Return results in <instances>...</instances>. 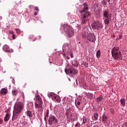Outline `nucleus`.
<instances>
[{
	"label": "nucleus",
	"mask_w": 127,
	"mask_h": 127,
	"mask_svg": "<svg viewBox=\"0 0 127 127\" xmlns=\"http://www.w3.org/2000/svg\"><path fill=\"white\" fill-rule=\"evenodd\" d=\"M83 5L84 7L79 11L80 13V20L82 24H86L88 22V20H89V16H90L91 13L88 11L89 10V6L86 3H84Z\"/></svg>",
	"instance_id": "obj_1"
},
{
	"label": "nucleus",
	"mask_w": 127,
	"mask_h": 127,
	"mask_svg": "<svg viewBox=\"0 0 127 127\" xmlns=\"http://www.w3.org/2000/svg\"><path fill=\"white\" fill-rule=\"evenodd\" d=\"M111 54L115 60H122V52L120 51V48L114 47L111 50Z\"/></svg>",
	"instance_id": "obj_2"
},
{
	"label": "nucleus",
	"mask_w": 127,
	"mask_h": 127,
	"mask_svg": "<svg viewBox=\"0 0 127 127\" xmlns=\"http://www.w3.org/2000/svg\"><path fill=\"white\" fill-rule=\"evenodd\" d=\"M24 108V103L19 102L15 104L14 106L13 113L18 114L19 115L22 111V109Z\"/></svg>",
	"instance_id": "obj_3"
},
{
	"label": "nucleus",
	"mask_w": 127,
	"mask_h": 127,
	"mask_svg": "<svg viewBox=\"0 0 127 127\" xmlns=\"http://www.w3.org/2000/svg\"><path fill=\"white\" fill-rule=\"evenodd\" d=\"M64 30L68 37H71V36H73V35H74V32H73L72 27L67 25V24H64Z\"/></svg>",
	"instance_id": "obj_4"
},
{
	"label": "nucleus",
	"mask_w": 127,
	"mask_h": 127,
	"mask_svg": "<svg viewBox=\"0 0 127 127\" xmlns=\"http://www.w3.org/2000/svg\"><path fill=\"white\" fill-rule=\"evenodd\" d=\"M43 104V102L42 101V99L39 96H36V101L35 103V107L36 109H39L40 111L42 110V105Z\"/></svg>",
	"instance_id": "obj_5"
},
{
	"label": "nucleus",
	"mask_w": 127,
	"mask_h": 127,
	"mask_svg": "<svg viewBox=\"0 0 127 127\" xmlns=\"http://www.w3.org/2000/svg\"><path fill=\"white\" fill-rule=\"evenodd\" d=\"M48 123L50 126L57 125L58 124V119H57L56 116L53 115V114H51L49 117Z\"/></svg>",
	"instance_id": "obj_6"
},
{
	"label": "nucleus",
	"mask_w": 127,
	"mask_h": 127,
	"mask_svg": "<svg viewBox=\"0 0 127 127\" xmlns=\"http://www.w3.org/2000/svg\"><path fill=\"white\" fill-rule=\"evenodd\" d=\"M65 73L69 74L70 77H74V76H75V75L78 73V70L76 69V68H72L66 69L65 70Z\"/></svg>",
	"instance_id": "obj_7"
},
{
	"label": "nucleus",
	"mask_w": 127,
	"mask_h": 127,
	"mask_svg": "<svg viewBox=\"0 0 127 127\" xmlns=\"http://www.w3.org/2000/svg\"><path fill=\"white\" fill-rule=\"evenodd\" d=\"M48 96L49 98H52V100H54V102H57V103L60 102V98H59V96H57L54 93H50Z\"/></svg>",
	"instance_id": "obj_8"
},
{
	"label": "nucleus",
	"mask_w": 127,
	"mask_h": 127,
	"mask_svg": "<svg viewBox=\"0 0 127 127\" xmlns=\"http://www.w3.org/2000/svg\"><path fill=\"white\" fill-rule=\"evenodd\" d=\"M2 49L4 52H7V53H13V49L9 48V47L7 45H4Z\"/></svg>",
	"instance_id": "obj_9"
},
{
	"label": "nucleus",
	"mask_w": 127,
	"mask_h": 127,
	"mask_svg": "<svg viewBox=\"0 0 127 127\" xmlns=\"http://www.w3.org/2000/svg\"><path fill=\"white\" fill-rule=\"evenodd\" d=\"M87 40L90 42H95L96 41V36L93 34H89L87 35Z\"/></svg>",
	"instance_id": "obj_10"
},
{
	"label": "nucleus",
	"mask_w": 127,
	"mask_h": 127,
	"mask_svg": "<svg viewBox=\"0 0 127 127\" xmlns=\"http://www.w3.org/2000/svg\"><path fill=\"white\" fill-rule=\"evenodd\" d=\"M82 121V122L81 123V125H86V124H87V123H91V125H93V122H92V121H90V119L89 118H87V117H85V116H83L82 117V119H81Z\"/></svg>",
	"instance_id": "obj_11"
},
{
	"label": "nucleus",
	"mask_w": 127,
	"mask_h": 127,
	"mask_svg": "<svg viewBox=\"0 0 127 127\" xmlns=\"http://www.w3.org/2000/svg\"><path fill=\"white\" fill-rule=\"evenodd\" d=\"M103 24L102 23L98 22L92 25L93 29H99V28H103Z\"/></svg>",
	"instance_id": "obj_12"
},
{
	"label": "nucleus",
	"mask_w": 127,
	"mask_h": 127,
	"mask_svg": "<svg viewBox=\"0 0 127 127\" xmlns=\"http://www.w3.org/2000/svg\"><path fill=\"white\" fill-rule=\"evenodd\" d=\"M8 92L7 89L3 88L0 90V96H5Z\"/></svg>",
	"instance_id": "obj_13"
},
{
	"label": "nucleus",
	"mask_w": 127,
	"mask_h": 127,
	"mask_svg": "<svg viewBox=\"0 0 127 127\" xmlns=\"http://www.w3.org/2000/svg\"><path fill=\"white\" fill-rule=\"evenodd\" d=\"M103 16L105 17V18H108V17H112V14H109L108 10H104L103 11Z\"/></svg>",
	"instance_id": "obj_14"
},
{
	"label": "nucleus",
	"mask_w": 127,
	"mask_h": 127,
	"mask_svg": "<svg viewBox=\"0 0 127 127\" xmlns=\"http://www.w3.org/2000/svg\"><path fill=\"white\" fill-rule=\"evenodd\" d=\"M25 114L27 115V117H28V118L29 119H31V118L33 117V115H34V113L33 114L32 112L30 110H27Z\"/></svg>",
	"instance_id": "obj_15"
},
{
	"label": "nucleus",
	"mask_w": 127,
	"mask_h": 127,
	"mask_svg": "<svg viewBox=\"0 0 127 127\" xmlns=\"http://www.w3.org/2000/svg\"><path fill=\"white\" fill-rule=\"evenodd\" d=\"M19 116V114L13 112V116L12 118V121L13 122L15 121V120H17V118H18Z\"/></svg>",
	"instance_id": "obj_16"
},
{
	"label": "nucleus",
	"mask_w": 127,
	"mask_h": 127,
	"mask_svg": "<svg viewBox=\"0 0 127 127\" xmlns=\"http://www.w3.org/2000/svg\"><path fill=\"white\" fill-rule=\"evenodd\" d=\"M71 63L72 65H73V66H75V67H78V65H79V63L76 60H72Z\"/></svg>",
	"instance_id": "obj_17"
},
{
	"label": "nucleus",
	"mask_w": 127,
	"mask_h": 127,
	"mask_svg": "<svg viewBox=\"0 0 127 127\" xmlns=\"http://www.w3.org/2000/svg\"><path fill=\"white\" fill-rule=\"evenodd\" d=\"M110 21H112V17L106 18L105 20H104L105 24H109L110 23Z\"/></svg>",
	"instance_id": "obj_18"
},
{
	"label": "nucleus",
	"mask_w": 127,
	"mask_h": 127,
	"mask_svg": "<svg viewBox=\"0 0 127 127\" xmlns=\"http://www.w3.org/2000/svg\"><path fill=\"white\" fill-rule=\"evenodd\" d=\"M9 118H10L9 114L8 113H6L4 118V122H8V121H9Z\"/></svg>",
	"instance_id": "obj_19"
},
{
	"label": "nucleus",
	"mask_w": 127,
	"mask_h": 127,
	"mask_svg": "<svg viewBox=\"0 0 127 127\" xmlns=\"http://www.w3.org/2000/svg\"><path fill=\"white\" fill-rule=\"evenodd\" d=\"M70 46V44H69L67 43H64L63 46V51L64 52V51H65V48H69V47Z\"/></svg>",
	"instance_id": "obj_20"
},
{
	"label": "nucleus",
	"mask_w": 127,
	"mask_h": 127,
	"mask_svg": "<svg viewBox=\"0 0 127 127\" xmlns=\"http://www.w3.org/2000/svg\"><path fill=\"white\" fill-rule=\"evenodd\" d=\"M120 103L123 107L126 106V99L122 98L120 99Z\"/></svg>",
	"instance_id": "obj_21"
},
{
	"label": "nucleus",
	"mask_w": 127,
	"mask_h": 127,
	"mask_svg": "<svg viewBox=\"0 0 127 127\" xmlns=\"http://www.w3.org/2000/svg\"><path fill=\"white\" fill-rule=\"evenodd\" d=\"M75 104L77 109H79V106L81 105V100H76L75 101Z\"/></svg>",
	"instance_id": "obj_22"
},
{
	"label": "nucleus",
	"mask_w": 127,
	"mask_h": 127,
	"mask_svg": "<svg viewBox=\"0 0 127 127\" xmlns=\"http://www.w3.org/2000/svg\"><path fill=\"white\" fill-rule=\"evenodd\" d=\"M87 98L89 100H92L94 98V94L88 93V94L87 95Z\"/></svg>",
	"instance_id": "obj_23"
},
{
	"label": "nucleus",
	"mask_w": 127,
	"mask_h": 127,
	"mask_svg": "<svg viewBox=\"0 0 127 127\" xmlns=\"http://www.w3.org/2000/svg\"><path fill=\"white\" fill-rule=\"evenodd\" d=\"M72 110V108H69L67 109L66 112V115L67 116V118H68V116H69V114H70V112H71Z\"/></svg>",
	"instance_id": "obj_24"
},
{
	"label": "nucleus",
	"mask_w": 127,
	"mask_h": 127,
	"mask_svg": "<svg viewBox=\"0 0 127 127\" xmlns=\"http://www.w3.org/2000/svg\"><path fill=\"white\" fill-rule=\"evenodd\" d=\"M18 93V91L17 90H14L12 91V94L13 96H16Z\"/></svg>",
	"instance_id": "obj_25"
},
{
	"label": "nucleus",
	"mask_w": 127,
	"mask_h": 127,
	"mask_svg": "<svg viewBox=\"0 0 127 127\" xmlns=\"http://www.w3.org/2000/svg\"><path fill=\"white\" fill-rule=\"evenodd\" d=\"M108 120V117L106 116L105 115H103L102 117V121L104 123H107V121Z\"/></svg>",
	"instance_id": "obj_26"
},
{
	"label": "nucleus",
	"mask_w": 127,
	"mask_h": 127,
	"mask_svg": "<svg viewBox=\"0 0 127 127\" xmlns=\"http://www.w3.org/2000/svg\"><path fill=\"white\" fill-rule=\"evenodd\" d=\"M101 56V50H99L96 53V57L97 58H100Z\"/></svg>",
	"instance_id": "obj_27"
},
{
	"label": "nucleus",
	"mask_w": 127,
	"mask_h": 127,
	"mask_svg": "<svg viewBox=\"0 0 127 127\" xmlns=\"http://www.w3.org/2000/svg\"><path fill=\"white\" fill-rule=\"evenodd\" d=\"M102 100H103V96L100 95L96 99V102H102Z\"/></svg>",
	"instance_id": "obj_28"
},
{
	"label": "nucleus",
	"mask_w": 127,
	"mask_h": 127,
	"mask_svg": "<svg viewBox=\"0 0 127 127\" xmlns=\"http://www.w3.org/2000/svg\"><path fill=\"white\" fill-rule=\"evenodd\" d=\"M22 125H23V127H28V123L24 121L22 123Z\"/></svg>",
	"instance_id": "obj_29"
},
{
	"label": "nucleus",
	"mask_w": 127,
	"mask_h": 127,
	"mask_svg": "<svg viewBox=\"0 0 127 127\" xmlns=\"http://www.w3.org/2000/svg\"><path fill=\"white\" fill-rule=\"evenodd\" d=\"M94 117L95 121H97V120H98V118H99V114L97 113H94Z\"/></svg>",
	"instance_id": "obj_30"
},
{
	"label": "nucleus",
	"mask_w": 127,
	"mask_h": 127,
	"mask_svg": "<svg viewBox=\"0 0 127 127\" xmlns=\"http://www.w3.org/2000/svg\"><path fill=\"white\" fill-rule=\"evenodd\" d=\"M45 116L47 118H48V117H49V109L46 110Z\"/></svg>",
	"instance_id": "obj_31"
},
{
	"label": "nucleus",
	"mask_w": 127,
	"mask_h": 127,
	"mask_svg": "<svg viewBox=\"0 0 127 127\" xmlns=\"http://www.w3.org/2000/svg\"><path fill=\"white\" fill-rule=\"evenodd\" d=\"M29 7L30 10H32L33 8L34 9V7H35V6H34V5H30L29 6Z\"/></svg>",
	"instance_id": "obj_32"
},
{
	"label": "nucleus",
	"mask_w": 127,
	"mask_h": 127,
	"mask_svg": "<svg viewBox=\"0 0 127 127\" xmlns=\"http://www.w3.org/2000/svg\"><path fill=\"white\" fill-rule=\"evenodd\" d=\"M83 67H88V63L85 62L82 64Z\"/></svg>",
	"instance_id": "obj_33"
},
{
	"label": "nucleus",
	"mask_w": 127,
	"mask_h": 127,
	"mask_svg": "<svg viewBox=\"0 0 127 127\" xmlns=\"http://www.w3.org/2000/svg\"><path fill=\"white\" fill-rule=\"evenodd\" d=\"M101 3L103 4V5H107V2H106V1H105V0H103V1H102Z\"/></svg>",
	"instance_id": "obj_34"
},
{
	"label": "nucleus",
	"mask_w": 127,
	"mask_h": 127,
	"mask_svg": "<svg viewBox=\"0 0 127 127\" xmlns=\"http://www.w3.org/2000/svg\"><path fill=\"white\" fill-rule=\"evenodd\" d=\"M75 127H81V125L79 123H77L75 126H74Z\"/></svg>",
	"instance_id": "obj_35"
},
{
	"label": "nucleus",
	"mask_w": 127,
	"mask_h": 127,
	"mask_svg": "<svg viewBox=\"0 0 127 127\" xmlns=\"http://www.w3.org/2000/svg\"><path fill=\"white\" fill-rule=\"evenodd\" d=\"M15 31L17 34H19L20 33V30H19V29H15Z\"/></svg>",
	"instance_id": "obj_36"
},
{
	"label": "nucleus",
	"mask_w": 127,
	"mask_h": 127,
	"mask_svg": "<svg viewBox=\"0 0 127 127\" xmlns=\"http://www.w3.org/2000/svg\"><path fill=\"white\" fill-rule=\"evenodd\" d=\"M34 10H37V11H39V8L38 7L35 6L34 7Z\"/></svg>",
	"instance_id": "obj_37"
},
{
	"label": "nucleus",
	"mask_w": 127,
	"mask_h": 127,
	"mask_svg": "<svg viewBox=\"0 0 127 127\" xmlns=\"http://www.w3.org/2000/svg\"><path fill=\"white\" fill-rule=\"evenodd\" d=\"M69 55H70L71 58H73V57H74V56L73 55V53H72V52H70Z\"/></svg>",
	"instance_id": "obj_38"
},
{
	"label": "nucleus",
	"mask_w": 127,
	"mask_h": 127,
	"mask_svg": "<svg viewBox=\"0 0 127 127\" xmlns=\"http://www.w3.org/2000/svg\"><path fill=\"white\" fill-rule=\"evenodd\" d=\"M9 33L10 34H12V35L13 34H14V33L13 32V31H10L9 32Z\"/></svg>",
	"instance_id": "obj_39"
},
{
	"label": "nucleus",
	"mask_w": 127,
	"mask_h": 127,
	"mask_svg": "<svg viewBox=\"0 0 127 127\" xmlns=\"http://www.w3.org/2000/svg\"><path fill=\"white\" fill-rule=\"evenodd\" d=\"M12 37L13 39H15V35L14 34H13V35H12Z\"/></svg>",
	"instance_id": "obj_40"
},
{
	"label": "nucleus",
	"mask_w": 127,
	"mask_h": 127,
	"mask_svg": "<svg viewBox=\"0 0 127 127\" xmlns=\"http://www.w3.org/2000/svg\"><path fill=\"white\" fill-rule=\"evenodd\" d=\"M21 94H22V97L23 98V101H24V94H23V92H22Z\"/></svg>",
	"instance_id": "obj_41"
},
{
	"label": "nucleus",
	"mask_w": 127,
	"mask_h": 127,
	"mask_svg": "<svg viewBox=\"0 0 127 127\" xmlns=\"http://www.w3.org/2000/svg\"><path fill=\"white\" fill-rule=\"evenodd\" d=\"M9 112V109H7L5 111V113H7V114H8V112Z\"/></svg>",
	"instance_id": "obj_42"
},
{
	"label": "nucleus",
	"mask_w": 127,
	"mask_h": 127,
	"mask_svg": "<svg viewBox=\"0 0 127 127\" xmlns=\"http://www.w3.org/2000/svg\"><path fill=\"white\" fill-rule=\"evenodd\" d=\"M71 122H75V119L73 118H71L70 119Z\"/></svg>",
	"instance_id": "obj_43"
},
{
	"label": "nucleus",
	"mask_w": 127,
	"mask_h": 127,
	"mask_svg": "<svg viewBox=\"0 0 127 127\" xmlns=\"http://www.w3.org/2000/svg\"><path fill=\"white\" fill-rule=\"evenodd\" d=\"M2 123H3L2 120L0 119V125H2Z\"/></svg>",
	"instance_id": "obj_44"
},
{
	"label": "nucleus",
	"mask_w": 127,
	"mask_h": 127,
	"mask_svg": "<svg viewBox=\"0 0 127 127\" xmlns=\"http://www.w3.org/2000/svg\"><path fill=\"white\" fill-rule=\"evenodd\" d=\"M38 13L37 12L35 11V12H34V15L36 16V15H37Z\"/></svg>",
	"instance_id": "obj_45"
},
{
	"label": "nucleus",
	"mask_w": 127,
	"mask_h": 127,
	"mask_svg": "<svg viewBox=\"0 0 127 127\" xmlns=\"http://www.w3.org/2000/svg\"><path fill=\"white\" fill-rule=\"evenodd\" d=\"M75 82H76V86H77V85H78V81L77 80V79L75 80Z\"/></svg>",
	"instance_id": "obj_46"
},
{
	"label": "nucleus",
	"mask_w": 127,
	"mask_h": 127,
	"mask_svg": "<svg viewBox=\"0 0 127 127\" xmlns=\"http://www.w3.org/2000/svg\"><path fill=\"white\" fill-rule=\"evenodd\" d=\"M13 84H15V81H14V79H13L12 81Z\"/></svg>",
	"instance_id": "obj_47"
},
{
	"label": "nucleus",
	"mask_w": 127,
	"mask_h": 127,
	"mask_svg": "<svg viewBox=\"0 0 127 127\" xmlns=\"http://www.w3.org/2000/svg\"><path fill=\"white\" fill-rule=\"evenodd\" d=\"M46 118H47V117H46V116H45V117H44L45 122H46Z\"/></svg>",
	"instance_id": "obj_48"
},
{
	"label": "nucleus",
	"mask_w": 127,
	"mask_h": 127,
	"mask_svg": "<svg viewBox=\"0 0 127 127\" xmlns=\"http://www.w3.org/2000/svg\"><path fill=\"white\" fill-rule=\"evenodd\" d=\"M1 19H2V17L0 16V20H1Z\"/></svg>",
	"instance_id": "obj_49"
},
{
	"label": "nucleus",
	"mask_w": 127,
	"mask_h": 127,
	"mask_svg": "<svg viewBox=\"0 0 127 127\" xmlns=\"http://www.w3.org/2000/svg\"><path fill=\"white\" fill-rule=\"evenodd\" d=\"M86 43H89V42L86 41Z\"/></svg>",
	"instance_id": "obj_50"
},
{
	"label": "nucleus",
	"mask_w": 127,
	"mask_h": 127,
	"mask_svg": "<svg viewBox=\"0 0 127 127\" xmlns=\"http://www.w3.org/2000/svg\"><path fill=\"white\" fill-rule=\"evenodd\" d=\"M119 38H120V39H121V38H122V37H121V36H120V37H119Z\"/></svg>",
	"instance_id": "obj_51"
},
{
	"label": "nucleus",
	"mask_w": 127,
	"mask_h": 127,
	"mask_svg": "<svg viewBox=\"0 0 127 127\" xmlns=\"http://www.w3.org/2000/svg\"><path fill=\"white\" fill-rule=\"evenodd\" d=\"M110 0H108V2H110Z\"/></svg>",
	"instance_id": "obj_52"
},
{
	"label": "nucleus",
	"mask_w": 127,
	"mask_h": 127,
	"mask_svg": "<svg viewBox=\"0 0 127 127\" xmlns=\"http://www.w3.org/2000/svg\"><path fill=\"white\" fill-rule=\"evenodd\" d=\"M50 108H51V106H50Z\"/></svg>",
	"instance_id": "obj_53"
},
{
	"label": "nucleus",
	"mask_w": 127,
	"mask_h": 127,
	"mask_svg": "<svg viewBox=\"0 0 127 127\" xmlns=\"http://www.w3.org/2000/svg\"><path fill=\"white\" fill-rule=\"evenodd\" d=\"M113 112H114V110H113V111H112V113H113Z\"/></svg>",
	"instance_id": "obj_54"
},
{
	"label": "nucleus",
	"mask_w": 127,
	"mask_h": 127,
	"mask_svg": "<svg viewBox=\"0 0 127 127\" xmlns=\"http://www.w3.org/2000/svg\"><path fill=\"white\" fill-rule=\"evenodd\" d=\"M69 81H71V80H70V79H69Z\"/></svg>",
	"instance_id": "obj_55"
}]
</instances>
